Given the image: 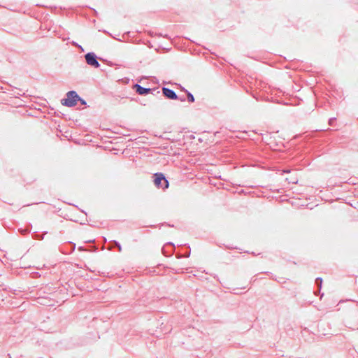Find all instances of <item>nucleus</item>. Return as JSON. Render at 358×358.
<instances>
[{"label": "nucleus", "instance_id": "obj_1", "mask_svg": "<svg viewBox=\"0 0 358 358\" xmlns=\"http://www.w3.org/2000/svg\"><path fill=\"white\" fill-rule=\"evenodd\" d=\"M66 98L62 100V103L68 107H72L76 105L79 99L78 96L74 91H71L67 93Z\"/></svg>", "mask_w": 358, "mask_h": 358}, {"label": "nucleus", "instance_id": "obj_2", "mask_svg": "<svg viewBox=\"0 0 358 358\" xmlns=\"http://www.w3.org/2000/svg\"><path fill=\"white\" fill-rule=\"evenodd\" d=\"M155 185L157 187H162L164 189H166L169 187V182L168 180L164 178V175L162 173H155Z\"/></svg>", "mask_w": 358, "mask_h": 358}, {"label": "nucleus", "instance_id": "obj_6", "mask_svg": "<svg viewBox=\"0 0 358 358\" xmlns=\"http://www.w3.org/2000/svg\"><path fill=\"white\" fill-rule=\"evenodd\" d=\"M286 180L289 183H292V184H296L298 182V177L296 174L290 176L289 178H287Z\"/></svg>", "mask_w": 358, "mask_h": 358}, {"label": "nucleus", "instance_id": "obj_3", "mask_svg": "<svg viewBox=\"0 0 358 358\" xmlns=\"http://www.w3.org/2000/svg\"><path fill=\"white\" fill-rule=\"evenodd\" d=\"M85 59L87 64L96 68L99 66V64L96 61V56L94 53H87L85 55Z\"/></svg>", "mask_w": 358, "mask_h": 358}, {"label": "nucleus", "instance_id": "obj_4", "mask_svg": "<svg viewBox=\"0 0 358 358\" xmlns=\"http://www.w3.org/2000/svg\"><path fill=\"white\" fill-rule=\"evenodd\" d=\"M162 92L165 96L170 99H177L178 96L176 94L171 90L164 87L162 88Z\"/></svg>", "mask_w": 358, "mask_h": 358}, {"label": "nucleus", "instance_id": "obj_5", "mask_svg": "<svg viewBox=\"0 0 358 358\" xmlns=\"http://www.w3.org/2000/svg\"><path fill=\"white\" fill-rule=\"evenodd\" d=\"M134 88L136 89V92H138L139 94H141V95L148 94L150 91V88H144L137 84L135 85Z\"/></svg>", "mask_w": 358, "mask_h": 358}, {"label": "nucleus", "instance_id": "obj_7", "mask_svg": "<svg viewBox=\"0 0 358 358\" xmlns=\"http://www.w3.org/2000/svg\"><path fill=\"white\" fill-rule=\"evenodd\" d=\"M187 98H188V101L189 102H194V98L193 96V95L190 93H188L187 94Z\"/></svg>", "mask_w": 358, "mask_h": 358}]
</instances>
